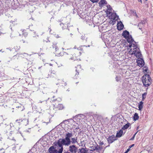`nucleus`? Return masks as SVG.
I'll list each match as a JSON object with an SVG mask.
<instances>
[{
  "label": "nucleus",
  "mask_w": 153,
  "mask_h": 153,
  "mask_svg": "<svg viewBox=\"0 0 153 153\" xmlns=\"http://www.w3.org/2000/svg\"><path fill=\"white\" fill-rule=\"evenodd\" d=\"M122 36L126 39L127 42L129 43L128 46V51H131L133 49L138 52L139 48L137 47L136 42L134 41L131 35H129V32L127 30H125L123 33Z\"/></svg>",
  "instance_id": "nucleus-2"
},
{
  "label": "nucleus",
  "mask_w": 153,
  "mask_h": 153,
  "mask_svg": "<svg viewBox=\"0 0 153 153\" xmlns=\"http://www.w3.org/2000/svg\"><path fill=\"white\" fill-rule=\"evenodd\" d=\"M138 1V2H141V3H142V0H137Z\"/></svg>",
  "instance_id": "nucleus-47"
},
{
  "label": "nucleus",
  "mask_w": 153,
  "mask_h": 153,
  "mask_svg": "<svg viewBox=\"0 0 153 153\" xmlns=\"http://www.w3.org/2000/svg\"><path fill=\"white\" fill-rule=\"evenodd\" d=\"M107 10L106 13L109 18L112 19L114 22L117 20L119 18V17L115 13H112V11H113L111 6L108 5L107 6Z\"/></svg>",
  "instance_id": "nucleus-4"
},
{
  "label": "nucleus",
  "mask_w": 153,
  "mask_h": 153,
  "mask_svg": "<svg viewBox=\"0 0 153 153\" xmlns=\"http://www.w3.org/2000/svg\"><path fill=\"white\" fill-rule=\"evenodd\" d=\"M13 124L10 123V125H7L5 127L4 132L5 134H7L9 132V135L10 136L13 134L15 132Z\"/></svg>",
  "instance_id": "nucleus-6"
},
{
  "label": "nucleus",
  "mask_w": 153,
  "mask_h": 153,
  "mask_svg": "<svg viewBox=\"0 0 153 153\" xmlns=\"http://www.w3.org/2000/svg\"><path fill=\"white\" fill-rule=\"evenodd\" d=\"M59 85L61 86H63V83H60Z\"/></svg>",
  "instance_id": "nucleus-46"
},
{
  "label": "nucleus",
  "mask_w": 153,
  "mask_h": 153,
  "mask_svg": "<svg viewBox=\"0 0 153 153\" xmlns=\"http://www.w3.org/2000/svg\"><path fill=\"white\" fill-rule=\"evenodd\" d=\"M78 150L77 147L74 145L70 146L69 148V151L72 153H76Z\"/></svg>",
  "instance_id": "nucleus-8"
},
{
  "label": "nucleus",
  "mask_w": 153,
  "mask_h": 153,
  "mask_svg": "<svg viewBox=\"0 0 153 153\" xmlns=\"http://www.w3.org/2000/svg\"><path fill=\"white\" fill-rule=\"evenodd\" d=\"M14 49L16 50H18L20 48V47L19 46L18 47L17 46L15 47H14Z\"/></svg>",
  "instance_id": "nucleus-35"
},
{
  "label": "nucleus",
  "mask_w": 153,
  "mask_h": 153,
  "mask_svg": "<svg viewBox=\"0 0 153 153\" xmlns=\"http://www.w3.org/2000/svg\"><path fill=\"white\" fill-rule=\"evenodd\" d=\"M23 54H27V55H28V54H27V53H24Z\"/></svg>",
  "instance_id": "nucleus-57"
},
{
  "label": "nucleus",
  "mask_w": 153,
  "mask_h": 153,
  "mask_svg": "<svg viewBox=\"0 0 153 153\" xmlns=\"http://www.w3.org/2000/svg\"><path fill=\"white\" fill-rule=\"evenodd\" d=\"M39 102H40L41 103H42V101H40Z\"/></svg>",
  "instance_id": "nucleus-64"
},
{
  "label": "nucleus",
  "mask_w": 153,
  "mask_h": 153,
  "mask_svg": "<svg viewBox=\"0 0 153 153\" xmlns=\"http://www.w3.org/2000/svg\"><path fill=\"white\" fill-rule=\"evenodd\" d=\"M116 80L117 81H119L120 79V77L119 76H117L116 78Z\"/></svg>",
  "instance_id": "nucleus-32"
},
{
  "label": "nucleus",
  "mask_w": 153,
  "mask_h": 153,
  "mask_svg": "<svg viewBox=\"0 0 153 153\" xmlns=\"http://www.w3.org/2000/svg\"><path fill=\"white\" fill-rule=\"evenodd\" d=\"M55 73V71H53L52 72H51V73H52L53 74H54Z\"/></svg>",
  "instance_id": "nucleus-42"
},
{
  "label": "nucleus",
  "mask_w": 153,
  "mask_h": 153,
  "mask_svg": "<svg viewBox=\"0 0 153 153\" xmlns=\"http://www.w3.org/2000/svg\"><path fill=\"white\" fill-rule=\"evenodd\" d=\"M55 107L58 108L59 110H62L63 108V106L62 104H59L58 105L55 106Z\"/></svg>",
  "instance_id": "nucleus-20"
},
{
  "label": "nucleus",
  "mask_w": 153,
  "mask_h": 153,
  "mask_svg": "<svg viewBox=\"0 0 153 153\" xmlns=\"http://www.w3.org/2000/svg\"><path fill=\"white\" fill-rule=\"evenodd\" d=\"M49 65H50V66H52V64H51V63H50V64H49Z\"/></svg>",
  "instance_id": "nucleus-55"
},
{
  "label": "nucleus",
  "mask_w": 153,
  "mask_h": 153,
  "mask_svg": "<svg viewBox=\"0 0 153 153\" xmlns=\"http://www.w3.org/2000/svg\"><path fill=\"white\" fill-rule=\"evenodd\" d=\"M95 148L94 149V150H96L97 151H99V150H101L102 149V147H100V146H95L94 147Z\"/></svg>",
  "instance_id": "nucleus-26"
},
{
  "label": "nucleus",
  "mask_w": 153,
  "mask_h": 153,
  "mask_svg": "<svg viewBox=\"0 0 153 153\" xmlns=\"http://www.w3.org/2000/svg\"><path fill=\"white\" fill-rule=\"evenodd\" d=\"M134 145V144H132V145H131V146H130V148H131Z\"/></svg>",
  "instance_id": "nucleus-45"
},
{
  "label": "nucleus",
  "mask_w": 153,
  "mask_h": 153,
  "mask_svg": "<svg viewBox=\"0 0 153 153\" xmlns=\"http://www.w3.org/2000/svg\"><path fill=\"white\" fill-rule=\"evenodd\" d=\"M60 25L62 27V28L63 29H64V28L63 27V25H64L62 24V23H61V24H60Z\"/></svg>",
  "instance_id": "nucleus-40"
},
{
  "label": "nucleus",
  "mask_w": 153,
  "mask_h": 153,
  "mask_svg": "<svg viewBox=\"0 0 153 153\" xmlns=\"http://www.w3.org/2000/svg\"><path fill=\"white\" fill-rule=\"evenodd\" d=\"M101 37L105 44L108 43L111 40V37L107 33H102Z\"/></svg>",
  "instance_id": "nucleus-7"
},
{
  "label": "nucleus",
  "mask_w": 153,
  "mask_h": 153,
  "mask_svg": "<svg viewBox=\"0 0 153 153\" xmlns=\"http://www.w3.org/2000/svg\"><path fill=\"white\" fill-rule=\"evenodd\" d=\"M139 52H137L135 50L133 49L131 51H129V53L131 54H134L138 58L137 59V62L138 66L140 67H142L144 65V62L143 60L141 57L142 56V54L139 49Z\"/></svg>",
  "instance_id": "nucleus-3"
},
{
  "label": "nucleus",
  "mask_w": 153,
  "mask_h": 153,
  "mask_svg": "<svg viewBox=\"0 0 153 153\" xmlns=\"http://www.w3.org/2000/svg\"><path fill=\"white\" fill-rule=\"evenodd\" d=\"M93 3L96 2L98 1V0H90Z\"/></svg>",
  "instance_id": "nucleus-36"
},
{
  "label": "nucleus",
  "mask_w": 153,
  "mask_h": 153,
  "mask_svg": "<svg viewBox=\"0 0 153 153\" xmlns=\"http://www.w3.org/2000/svg\"><path fill=\"white\" fill-rule=\"evenodd\" d=\"M85 116L82 114H78L76 116L75 119L77 121H80V120L84 118Z\"/></svg>",
  "instance_id": "nucleus-9"
},
{
  "label": "nucleus",
  "mask_w": 153,
  "mask_h": 153,
  "mask_svg": "<svg viewBox=\"0 0 153 153\" xmlns=\"http://www.w3.org/2000/svg\"><path fill=\"white\" fill-rule=\"evenodd\" d=\"M142 81L144 86L148 87L151 84V79L149 74L143 75L142 77Z\"/></svg>",
  "instance_id": "nucleus-5"
},
{
  "label": "nucleus",
  "mask_w": 153,
  "mask_h": 153,
  "mask_svg": "<svg viewBox=\"0 0 153 153\" xmlns=\"http://www.w3.org/2000/svg\"><path fill=\"white\" fill-rule=\"evenodd\" d=\"M32 35L33 37L35 38L36 39L39 37V35L37 34H36V32L34 31L33 30V32L32 33Z\"/></svg>",
  "instance_id": "nucleus-21"
},
{
  "label": "nucleus",
  "mask_w": 153,
  "mask_h": 153,
  "mask_svg": "<svg viewBox=\"0 0 153 153\" xmlns=\"http://www.w3.org/2000/svg\"><path fill=\"white\" fill-rule=\"evenodd\" d=\"M145 23V22L144 21H142L140 22L138 24V27H139V29H141L142 27L143 26V25Z\"/></svg>",
  "instance_id": "nucleus-14"
},
{
  "label": "nucleus",
  "mask_w": 153,
  "mask_h": 153,
  "mask_svg": "<svg viewBox=\"0 0 153 153\" xmlns=\"http://www.w3.org/2000/svg\"><path fill=\"white\" fill-rule=\"evenodd\" d=\"M147 94L146 93H145L142 95V100H144V99L146 98V96Z\"/></svg>",
  "instance_id": "nucleus-28"
},
{
  "label": "nucleus",
  "mask_w": 153,
  "mask_h": 153,
  "mask_svg": "<svg viewBox=\"0 0 153 153\" xmlns=\"http://www.w3.org/2000/svg\"><path fill=\"white\" fill-rule=\"evenodd\" d=\"M48 151L50 153H59V149L57 151L53 146H52L49 148Z\"/></svg>",
  "instance_id": "nucleus-10"
},
{
  "label": "nucleus",
  "mask_w": 153,
  "mask_h": 153,
  "mask_svg": "<svg viewBox=\"0 0 153 153\" xmlns=\"http://www.w3.org/2000/svg\"><path fill=\"white\" fill-rule=\"evenodd\" d=\"M21 31L22 32V34L23 35H24L25 34H24V32H25V30H21Z\"/></svg>",
  "instance_id": "nucleus-41"
},
{
  "label": "nucleus",
  "mask_w": 153,
  "mask_h": 153,
  "mask_svg": "<svg viewBox=\"0 0 153 153\" xmlns=\"http://www.w3.org/2000/svg\"><path fill=\"white\" fill-rule=\"evenodd\" d=\"M130 123H127L122 128V129L125 130L128 128L130 126Z\"/></svg>",
  "instance_id": "nucleus-22"
},
{
  "label": "nucleus",
  "mask_w": 153,
  "mask_h": 153,
  "mask_svg": "<svg viewBox=\"0 0 153 153\" xmlns=\"http://www.w3.org/2000/svg\"><path fill=\"white\" fill-rule=\"evenodd\" d=\"M49 30H50V32L51 31V29H50V28H49Z\"/></svg>",
  "instance_id": "nucleus-56"
},
{
  "label": "nucleus",
  "mask_w": 153,
  "mask_h": 153,
  "mask_svg": "<svg viewBox=\"0 0 153 153\" xmlns=\"http://www.w3.org/2000/svg\"><path fill=\"white\" fill-rule=\"evenodd\" d=\"M139 118V117L138 116V114L137 113H135L133 117L134 120V121H136L138 120Z\"/></svg>",
  "instance_id": "nucleus-23"
},
{
  "label": "nucleus",
  "mask_w": 153,
  "mask_h": 153,
  "mask_svg": "<svg viewBox=\"0 0 153 153\" xmlns=\"http://www.w3.org/2000/svg\"><path fill=\"white\" fill-rule=\"evenodd\" d=\"M148 71V68H147L146 67H144L143 68V71L145 73L147 72V71Z\"/></svg>",
  "instance_id": "nucleus-30"
},
{
  "label": "nucleus",
  "mask_w": 153,
  "mask_h": 153,
  "mask_svg": "<svg viewBox=\"0 0 153 153\" xmlns=\"http://www.w3.org/2000/svg\"><path fill=\"white\" fill-rule=\"evenodd\" d=\"M79 129V126H78L76 128V130H77Z\"/></svg>",
  "instance_id": "nucleus-48"
},
{
  "label": "nucleus",
  "mask_w": 153,
  "mask_h": 153,
  "mask_svg": "<svg viewBox=\"0 0 153 153\" xmlns=\"http://www.w3.org/2000/svg\"><path fill=\"white\" fill-rule=\"evenodd\" d=\"M84 46H81L79 47L78 48H77V50H80L81 51L83 50V48L82 47H84Z\"/></svg>",
  "instance_id": "nucleus-29"
},
{
  "label": "nucleus",
  "mask_w": 153,
  "mask_h": 153,
  "mask_svg": "<svg viewBox=\"0 0 153 153\" xmlns=\"http://www.w3.org/2000/svg\"><path fill=\"white\" fill-rule=\"evenodd\" d=\"M5 150L3 148L0 149V153H4Z\"/></svg>",
  "instance_id": "nucleus-31"
},
{
  "label": "nucleus",
  "mask_w": 153,
  "mask_h": 153,
  "mask_svg": "<svg viewBox=\"0 0 153 153\" xmlns=\"http://www.w3.org/2000/svg\"><path fill=\"white\" fill-rule=\"evenodd\" d=\"M74 49H76V46H75V47H74Z\"/></svg>",
  "instance_id": "nucleus-62"
},
{
  "label": "nucleus",
  "mask_w": 153,
  "mask_h": 153,
  "mask_svg": "<svg viewBox=\"0 0 153 153\" xmlns=\"http://www.w3.org/2000/svg\"><path fill=\"white\" fill-rule=\"evenodd\" d=\"M85 46V47H90V45H88V46Z\"/></svg>",
  "instance_id": "nucleus-58"
},
{
  "label": "nucleus",
  "mask_w": 153,
  "mask_h": 153,
  "mask_svg": "<svg viewBox=\"0 0 153 153\" xmlns=\"http://www.w3.org/2000/svg\"><path fill=\"white\" fill-rule=\"evenodd\" d=\"M137 132L133 135V136L132 137L131 139H130V140H133L134 139V137H135V136L136 135V134H137Z\"/></svg>",
  "instance_id": "nucleus-34"
},
{
  "label": "nucleus",
  "mask_w": 153,
  "mask_h": 153,
  "mask_svg": "<svg viewBox=\"0 0 153 153\" xmlns=\"http://www.w3.org/2000/svg\"><path fill=\"white\" fill-rule=\"evenodd\" d=\"M70 59L71 60H73L74 59V57L73 56L72 57H71L70 58Z\"/></svg>",
  "instance_id": "nucleus-43"
},
{
  "label": "nucleus",
  "mask_w": 153,
  "mask_h": 153,
  "mask_svg": "<svg viewBox=\"0 0 153 153\" xmlns=\"http://www.w3.org/2000/svg\"><path fill=\"white\" fill-rule=\"evenodd\" d=\"M143 102L142 101H140L138 104V110L140 111L142 110L143 108Z\"/></svg>",
  "instance_id": "nucleus-15"
},
{
  "label": "nucleus",
  "mask_w": 153,
  "mask_h": 153,
  "mask_svg": "<svg viewBox=\"0 0 153 153\" xmlns=\"http://www.w3.org/2000/svg\"><path fill=\"white\" fill-rule=\"evenodd\" d=\"M121 129L119 132H117L116 134V137H121L123 134V131Z\"/></svg>",
  "instance_id": "nucleus-16"
},
{
  "label": "nucleus",
  "mask_w": 153,
  "mask_h": 153,
  "mask_svg": "<svg viewBox=\"0 0 153 153\" xmlns=\"http://www.w3.org/2000/svg\"><path fill=\"white\" fill-rule=\"evenodd\" d=\"M70 35L71 36H72L73 35V34L71 33H70Z\"/></svg>",
  "instance_id": "nucleus-54"
},
{
  "label": "nucleus",
  "mask_w": 153,
  "mask_h": 153,
  "mask_svg": "<svg viewBox=\"0 0 153 153\" xmlns=\"http://www.w3.org/2000/svg\"><path fill=\"white\" fill-rule=\"evenodd\" d=\"M18 121H19V120H16V121L17 122Z\"/></svg>",
  "instance_id": "nucleus-63"
},
{
  "label": "nucleus",
  "mask_w": 153,
  "mask_h": 153,
  "mask_svg": "<svg viewBox=\"0 0 153 153\" xmlns=\"http://www.w3.org/2000/svg\"><path fill=\"white\" fill-rule=\"evenodd\" d=\"M42 67V66H41V67H39V68H38V69H39Z\"/></svg>",
  "instance_id": "nucleus-53"
},
{
  "label": "nucleus",
  "mask_w": 153,
  "mask_h": 153,
  "mask_svg": "<svg viewBox=\"0 0 153 153\" xmlns=\"http://www.w3.org/2000/svg\"><path fill=\"white\" fill-rule=\"evenodd\" d=\"M124 26L122 22H118L117 24V28L119 30H121L123 29Z\"/></svg>",
  "instance_id": "nucleus-13"
},
{
  "label": "nucleus",
  "mask_w": 153,
  "mask_h": 153,
  "mask_svg": "<svg viewBox=\"0 0 153 153\" xmlns=\"http://www.w3.org/2000/svg\"><path fill=\"white\" fill-rule=\"evenodd\" d=\"M88 150L85 147V148H82L81 149H79L78 150V153H88Z\"/></svg>",
  "instance_id": "nucleus-11"
},
{
  "label": "nucleus",
  "mask_w": 153,
  "mask_h": 153,
  "mask_svg": "<svg viewBox=\"0 0 153 153\" xmlns=\"http://www.w3.org/2000/svg\"><path fill=\"white\" fill-rule=\"evenodd\" d=\"M59 55L60 56H63V55H64V54L63 53H59Z\"/></svg>",
  "instance_id": "nucleus-39"
},
{
  "label": "nucleus",
  "mask_w": 153,
  "mask_h": 153,
  "mask_svg": "<svg viewBox=\"0 0 153 153\" xmlns=\"http://www.w3.org/2000/svg\"><path fill=\"white\" fill-rule=\"evenodd\" d=\"M130 150L129 148L127 150L124 152V153H127Z\"/></svg>",
  "instance_id": "nucleus-37"
},
{
  "label": "nucleus",
  "mask_w": 153,
  "mask_h": 153,
  "mask_svg": "<svg viewBox=\"0 0 153 153\" xmlns=\"http://www.w3.org/2000/svg\"><path fill=\"white\" fill-rule=\"evenodd\" d=\"M64 53H65L66 54H68V53H67L65 52H64Z\"/></svg>",
  "instance_id": "nucleus-60"
},
{
  "label": "nucleus",
  "mask_w": 153,
  "mask_h": 153,
  "mask_svg": "<svg viewBox=\"0 0 153 153\" xmlns=\"http://www.w3.org/2000/svg\"><path fill=\"white\" fill-rule=\"evenodd\" d=\"M10 37H11V38H13V37H14L15 36H13L12 35V34H11L10 36Z\"/></svg>",
  "instance_id": "nucleus-44"
},
{
  "label": "nucleus",
  "mask_w": 153,
  "mask_h": 153,
  "mask_svg": "<svg viewBox=\"0 0 153 153\" xmlns=\"http://www.w3.org/2000/svg\"><path fill=\"white\" fill-rule=\"evenodd\" d=\"M64 84L65 86H66L67 85V84L66 83V82H65L64 83Z\"/></svg>",
  "instance_id": "nucleus-51"
},
{
  "label": "nucleus",
  "mask_w": 153,
  "mask_h": 153,
  "mask_svg": "<svg viewBox=\"0 0 153 153\" xmlns=\"http://www.w3.org/2000/svg\"><path fill=\"white\" fill-rule=\"evenodd\" d=\"M73 135L72 133H67L65 138L60 139L57 140L56 146L59 149V153H62L63 151V145L68 146L70 145L71 141L70 138Z\"/></svg>",
  "instance_id": "nucleus-1"
},
{
  "label": "nucleus",
  "mask_w": 153,
  "mask_h": 153,
  "mask_svg": "<svg viewBox=\"0 0 153 153\" xmlns=\"http://www.w3.org/2000/svg\"><path fill=\"white\" fill-rule=\"evenodd\" d=\"M76 70L77 73H76L75 76H76V75H78L79 74V71L81 70V66L80 65H78L76 67Z\"/></svg>",
  "instance_id": "nucleus-17"
},
{
  "label": "nucleus",
  "mask_w": 153,
  "mask_h": 153,
  "mask_svg": "<svg viewBox=\"0 0 153 153\" xmlns=\"http://www.w3.org/2000/svg\"><path fill=\"white\" fill-rule=\"evenodd\" d=\"M81 39L82 40H84V39H85L86 41H87V38H85V36H81Z\"/></svg>",
  "instance_id": "nucleus-33"
},
{
  "label": "nucleus",
  "mask_w": 153,
  "mask_h": 153,
  "mask_svg": "<svg viewBox=\"0 0 153 153\" xmlns=\"http://www.w3.org/2000/svg\"><path fill=\"white\" fill-rule=\"evenodd\" d=\"M2 139V138L1 137V135H0V140L1 141Z\"/></svg>",
  "instance_id": "nucleus-49"
},
{
  "label": "nucleus",
  "mask_w": 153,
  "mask_h": 153,
  "mask_svg": "<svg viewBox=\"0 0 153 153\" xmlns=\"http://www.w3.org/2000/svg\"><path fill=\"white\" fill-rule=\"evenodd\" d=\"M19 120H21V122H22L24 124L25 126H26L28 124V120L27 119H23V120L21 119Z\"/></svg>",
  "instance_id": "nucleus-18"
},
{
  "label": "nucleus",
  "mask_w": 153,
  "mask_h": 153,
  "mask_svg": "<svg viewBox=\"0 0 153 153\" xmlns=\"http://www.w3.org/2000/svg\"><path fill=\"white\" fill-rule=\"evenodd\" d=\"M63 153H70L69 152H64Z\"/></svg>",
  "instance_id": "nucleus-59"
},
{
  "label": "nucleus",
  "mask_w": 153,
  "mask_h": 153,
  "mask_svg": "<svg viewBox=\"0 0 153 153\" xmlns=\"http://www.w3.org/2000/svg\"><path fill=\"white\" fill-rule=\"evenodd\" d=\"M81 54V52H79V55H80Z\"/></svg>",
  "instance_id": "nucleus-52"
},
{
  "label": "nucleus",
  "mask_w": 153,
  "mask_h": 153,
  "mask_svg": "<svg viewBox=\"0 0 153 153\" xmlns=\"http://www.w3.org/2000/svg\"><path fill=\"white\" fill-rule=\"evenodd\" d=\"M57 65H58V67H60L62 66V65L61 64H60L59 65H58L57 64Z\"/></svg>",
  "instance_id": "nucleus-38"
},
{
  "label": "nucleus",
  "mask_w": 153,
  "mask_h": 153,
  "mask_svg": "<svg viewBox=\"0 0 153 153\" xmlns=\"http://www.w3.org/2000/svg\"><path fill=\"white\" fill-rule=\"evenodd\" d=\"M136 16H137V14H136V13H135Z\"/></svg>",
  "instance_id": "nucleus-61"
},
{
  "label": "nucleus",
  "mask_w": 153,
  "mask_h": 153,
  "mask_svg": "<svg viewBox=\"0 0 153 153\" xmlns=\"http://www.w3.org/2000/svg\"><path fill=\"white\" fill-rule=\"evenodd\" d=\"M71 142L73 144H74L76 143H77V137L72 138L71 139Z\"/></svg>",
  "instance_id": "nucleus-24"
},
{
  "label": "nucleus",
  "mask_w": 153,
  "mask_h": 153,
  "mask_svg": "<svg viewBox=\"0 0 153 153\" xmlns=\"http://www.w3.org/2000/svg\"><path fill=\"white\" fill-rule=\"evenodd\" d=\"M5 33H2V32H0V35H1V34H4Z\"/></svg>",
  "instance_id": "nucleus-50"
},
{
  "label": "nucleus",
  "mask_w": 153,
  "mask_h": 153,
  "mask_svg": "<svg viewBox=\"0 0 153 153\" xmlns=\"http://www.w3.org/2000/svg\"><path fill=\"white\" fill-rule=\"evenodd\" d=\"M115 137L114 135H112L108 137L107 140L108 142L109 143H113L115 140Z\"/></svg>",
  "instance_id": "nucleus-12"
},
{
  "label": "nucleus",
  "mask_w": 153,
  "mask_h": 153,
  "mask_svg": "<svg viewBox=\"0 0 153 153\" xmlns=\"http://www.w3.org/2000/svg\"><path fill=\"white\" fill-rule=\"evenodd\" d=\"M90 19H89V21L88 20H86V22H87V23H88V24L89 25H92V24L93 23L92 22V20H91V18L90 17Z\"/></svg>",
  "instance_id": "nucleus-27"
},
{
  "label": "nucleus",
  "mask_w": 153,
  "mask_h": 153,
  "mask_svg": "<svg viewBox=\"0 0 153 153\" xmlns=\"http://www.w3.org/2000/svg\"><path fill=\"white\" fill-rule=\"evenodd\" d=\"M57 44V43L56 42H54L53 43V45H52V47L53 48H55V50L56 51H57L58 50V48L57 47V46L56 45Z\"/></svg>",
  "instance_id": "nucleus-25"
},
{
  "label": "nucleus",
  "mask_w": 153,
  "mask_h": 153,
  "mask_svg": "<svg viewBox=\"0 0 153 153\" xmlns=\"http://www.w3.org/2000/svg\"><path fill=\"white\" fill-rule=\"evenodd\" d=\"M99 4L100 6H102L104 5L105 4H107V2L105 0H101L100 1Z\"/></svg>",
  "instance_id": "nucleus-19"
}]
</instances>
